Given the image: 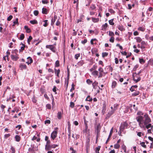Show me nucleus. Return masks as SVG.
Instances as JSON below:
<instances>
[{"mask_svg":"<svg viewBox=\"0 0 153 153\" xmlns=\"http://www.w3.org/2000/svg\"><path fill=\"white\" fill-rule=\"evenodd\" d=\"M136 119L138 123L139 126L141 128H146L148 129L147 131V133H152L153 125L151 123L152 122L151 120L147 114H145L143 116H139L136 117Z\"/></svg>","mask_w":153,"mask_h":153,"instance_id":"f257e3e1","label":"nucleus"},{"mask_svg":"<svg viewBox=\"0 0 153 153\" xmlns=\"http://www.w3.org/2000/svg\"><path fill=\"white\" fill-rule=\"evenodd\" d=\"M136 133H137V135L139 137L144 135V134L141 132L136 131Z\"/></svg>","mask_w":153,"mask_h":153,"instance_id":"c85d7f7f","label":"nucleus"},{"mask_svg":"<svg viewBox=\"0 0 153 153\" xmlns=\"http://www.w3.org/2000/svg\"><path fill=\"white\" fill-rule=\"evenodd\" d=\"M10 136V134H6L4 135V138L5 139H7V138L9 137Z\"/></svg>","mask_w":153,"mask_h":153,"instance_id":"5fc2aeb1","label":"nucleus"},{"mask_svg":"<svg viewBox=\"0 0 153 153\" xmlns=\"http://www.w3.org/2000/svg\"><path fill=\"white\" fill-rule=\"evenodd\" d=\"M132 76L133 79L135 82H138L141 79V78L140 76L137 74L136 73H134L133 74Z\"/></svg>","mask_w":153,"mask_h":153,"instance_id":"20e7f679","label":"nucleus"},{"mask_svg":"<svg viewBox=\"0 0 153 153\" xmlns=\"http://www.w3.org/2000/svg\"><path fill=\"white\" fill-rule=\"evenodd\" d=\"M109 36H111V37H114V33L113 32L111 31H109Z\"/></svg>","mask_w":153,"mask_h":153,"instance_id":"8fccbe9b","label":"nucleus"},{"mask_svg":"<svg viewBox=\"0 0 153 153\" xmlns=\"http://www.w3.org/2000/svg\"><path fill=\"white\" fill-rule=\"evenodd\" d=\"M48 10L46 8L43 7L42 9V13L44 14H47L48 13Z\"/></svg>","mask_w":153,"mask_h":153,"instance_id":"b1692460","label":"nucleus"},{"mask_svg":"<svg viewBox=\"0 0 153 153\" xmlns=\"http://www.w3.org/2000/svg\"><path fill=\"white\" fill-rule=\"evenodd\" d=\"M86 82L89 85H91L92 83V81L89 79H87Z\"/></svg>","mask_w":153,"mask_h":153,"instance_id":"a18cd8bd","label":"nucleus"},{"mask_svg":"<svg viewBox=\"0 0 153 153\" xmlns=\"http://www.w3.org/2000/svg\"><path fill=\"white\" fill-rule=\"evenodd\" d=\"M4 118L5 121H7L9 119V117L8 116L5 115L4 116Z\"/></svg>","mask_w":153,"mask_h":153,"instance_id":"13d9d810","label":"nucleus"},{"mask_svg":"<svg viewBox=\"0 0 153 153\" xmlns=\"http://www.w3.org/2000/svg\"><path fill=\"white\" fill-rule=\"evenodd\" d=\"M137 86L136 85L132 86L130 88V90L131 91H133L135 90V89L137 88Z\"/></svg>","mask_w":153,"mask_h":153,"instance_id":"5701e85b","label":"nucleus"},{"mask_svg":"<svg viewBox=\"0 0 153 153\" xmlns=\"http://www.w3.org/2000/svg\"><path fill=\"white\" fill-rule=\"evenodd\" d=\"M100 146H98L96 148L95 152L96 153H99V151L100 150Z\"/></svg>","mask_w":153,"mask_h":153,"instance_id":"79ce46f5","label":"nucleus"},{"mask_svg":"<svg viewBox=\"0 0 153 153\" xmlns=\"http://www.w3.org/2000/svg\"><path fill=\"white\" fill-rule=\"evenodd\" d=\"M45 124H50L51 123V121L50 120H45L44 122Z\"/></svg>","mask_w":153,"mask_h":153,"instance_id":"4d7b16f0","label":"nucleus"},{"mask_svg":"<svg viewBox=\"0 0 153 153\" xmlns=\"http://www.w3.org/2000/svg\"><path fill=\"white\" fill-rule=\"evenodd\" d=\"M58 128L57 127L55 128V130L53 131L51 133V137L52 139L53 140H54L56 137H57V132L56 130Z\"/></svg>","mask_w":153,"mask_h":153,"instance_id":"423d86ee","label":"nucleus"},{"mask_svg":"<svg viewBox=\"0 0 153 153\" xmlns=\"http://www.w3.org/2000/svg\"><path fill=\"white\" fill-rule=\"evenodd\" d=\"M85 128L83 129L82 132L85 135L89 136L90 135V130L88 129V124L84 120Z\"/></svg>","mask_w":153,"mask_h":153,"instance_id":"f03ea898","label":"nucleus"},{"mask_svg":"<svg viewBox=\"0 0 153 153\" xmlns=\"http://www.w3.org/2000/svg\"><path fill=\"white\" fill-rule=\"evenodd\" d=\"M54 70L55 74H56L57 76L58 77H59V74L60 72V70L59 69L57 70L55 68Z\"/></svg>","mask_w":153,"mask_h":153,"instance_id":"ddd939ff","label":"nucleus"},{"mask_svg":"<svg viewBox=\"0 0 153 153\" xmlns=\"http://www.w3.org/2000/svg\"><path fill=\"white\" fill-rule=\"evenodd\" d=\"M57 19V16L56 15H55L53 18L51 20V25H53L55 21H56V20Z\"/></svg>","mask_w":153,"mask_h":153,"instance_id":"dca6fc26","label":"nucleus"},{"mask_svg":"<svg viewBox=\"0 0 153 153\" xmlns=\"http://www.w3.org/2000/svg\"><path fill=\"white\" fill-rule=\"evenodd\" d=\"M32 39V37L31 36H29L27 39V42L29 44H30V42Z\"/></svg>","mask_w":153,"mask_h":153,"instance_id":"a19ab883","label":"nucleus"},{"mask_svg":"<svg viewBox=\"0 0 153 153\" xmlns=\"http://www.w3.org/2000/svg\"><path fill=\"white\" fill-rule=\"evenodd\" d=\"M13 18V16L12 15H10L7 18V20L8 21H10L12 18Z\"/></svg>","mask_w":153,"mask_h":153,"instance_id":"052dcab7","label":"nucleus"},{"mask_svg":"<svg viewBox=\"0 0 153 153\" xmlns=\"http://www.w3.org/2000/svg\"><path fill=\"white\" fill-rule=\"evenodd\" d=\"M18 19L16 18L15 21L13 22V24L12 25L13 26H14L15 25H18L19 24V23L18 22Z\"/></svg>","mask_w":153,"mask_h":153,"instance_id":"aec40b11","label":"nucleus"},{"mask_svg":"<svg viewBox=\"0 0 153 153\" xmlns=\"http://www.w3.org/2000/svg\"><path fill=\"white\" fill-rule=\"evenodd\" d=\"M97 68V66L96 65H94L90 69V71H95V70Z\"/></svg>","mask_w":153,"mask_h":153,"instance_id":"bb28decb","label":"nucleus"},{"mask_svg":"<svg viewBox=\"0 0 153 153\" xmlns=\"http://www.w3.org/2000/svg\"><path fill=\"white\" fill-rule=\"evenodd\" d=\"M92 20L94 23H97L99 21V19L98 18H96L92 17Z\"/></svg>","mask_w":153,"mask_h":153,"instance_id":"6ab92c4d","label":"nucleus"},{"mask_svg":"<svg viewBox=\"0 0 153 153\" xmlns=\"http://www.w3.org/2000/svg\"><path fill=\"white\" fill-rule=\"evenodd\" d=\"M113 131V128H112L110 131V132L109 133V134L108 136L109 137H111Z\"/></svg>","mask_w":153,"mask_h":153,"instance_id":"bf43d9fd","label":"nucleus"},{"mask_svg":"<svg viewBox=\"0 0 153 153\" xmlns=\"http://www.w3.org/2000/svg\"><path fill=\"white\" fill-rule=\"evenodd\" d=\"M134 39L136 40V42H137L140 43L142 41L141 38L139 37H136Z\"/></svg>","mask_w":153,"mask_h":153,"instance_id":"412c9836","label":"nucleus"},{"mask_svg":"<svg viewBox=\"0 0 153 153\" xmlns=\"http://www.w3.org/2000/svg\"><path fill=\"white\" fill-rule=\"evenodd\" d=\"M27 59H28V61L26 62V63L28 64L29 65L33 61L32 59L30 57H27Z\"/></svg>","mask_w":153,"mask_h":153,"instance_id":"f8f14e48","label":"nucleus"},{"mask_svg":"<svg viewBox=\"0 0 153 153\" xmlns=\"http://www.w3.org/2000/svg\"><path fill=\"white\" fill-rule=\"evenodd\" d=\"M96 8L94 4H92L90 7V9L91 10H93Z\"/></svg>","mask_w":153,"mask_h":153,"instance_id":"58836bf2","label":"nucleus"},{"mask_svg":"<svg viewBox=\"0 0 153 153\" xmlns=\"http://www.w3.org/2000/svg\"><path fill=\"white\" fill-rule=\"evenodd\" d=\"M98 71H99L100 73H102L103 72V70L102 68L100 67L99 68Z\"/></svg>","mask_w":153,"mask_h":153,"instance_id":"69168bd1","label":"nucleus"},{"mask_svg":"<svg viewBox=\"0 0 153 153\" xmlns=\"http://www.w3.org/2000/svg\"><path fill=\"white\" fill-rule=\"evenodd\" d=\"M98 73L99 72L98 71H94L92 72V74L94 76H97L98 75Z\"/></svg>","mask_w":153,"mask_h":153,"instance_id":"393cba45","label":"nucleus"},{"mask_svg":"<svg viewBox=\"0 0 153 153\" xmlns=\"http://www.w3.org/2000/svg\"><path fill=\"white\" fill-rule=\"evenodd\" d=\"M98 84V82L96 81H95L94 82L92 83V85L94 88H95V87H96Z\"/></svg>","mask_w":153,"mask_h":153,"instance_id":"c9c22d12","label":"nucleus"},{"mask_svg":"<svg viewBox=\"0 0 153 153\" xmlns=\"http://www.w3.org/2000/svg\"><path fill=\"white\" fill-rule=\"evenodd\" d=\"M128 124L126 122H125L121 123L120 128V132H123L125 128H128Z\"/></svg>","mask_w":153,"mask_h":153,"instance_id":"7ed1b4c3","label":"nucleus"},{"mask_svg":"<svg viewBox=\"0 0 153 153\" xmlns=\"http://www.w3.org/2000/svg\"><path fill=\"white\" fill-rule=\"evenodd\" d=\"M99 126H98L97 127V134L96 138V141L97 142L98 140L99 136V131L98 129Z\"/></svg>","mask_w":153,"mask_h":153,"instance_id":"2eb2a0df","label":"nucleus"},{"mask_svg":"<svg viewBox=\"0 0 153 153\" xmlns=\"http://www.w3.org/2000/svg\"><path fill=\"white\" fill-rule=\"evenodd\" d=\"M114 147L115 149H118L120 147V145L118 143H116L114 146Z\"/></svg>","mask_w":153,"mask_h":153,"instance_id":"37998d69","label":"nucleus"},{"mask_svg":"<svg viewBox=\"0 0 153 153\" xmlns=\"http://www.w3.org/2000/svg\"><path fill=\"white\" fill-rule=\"evenodd\" d=\"M46 107L47 109H50L51 108V105L50 104H47L46 105Z\"/></svg>","mask_w":153,"mask_h":153,"instance_id":"e2e57ef3","label":"nucleus"},{"mask_svg":"<svg viewBox=\"0 0 153 153\" xmlns=\"http://www.w3.org/2000/svg\"><path fill=\"white\" fill-rule=\"evenodd\" d=\"M84 62L83 60H81L80 61L78 62L77 63V65L79 66H82L83 64H84Z\"/></svg>","mask_w":153,"mask_h":153,"instance_id":"c756f323","label":"nucleus"},{"mask_svg":"<svg viewBox=\"0 0 153 153\" xmlns=\"http://www.w3.org/2000/svg\"><path fill=\"white\" fill-rule=\"evenodd\" d=\"M19 67L21 70H23L26 69L27 67L26 65L24 64L20 63L19 65Z\"/></svg>","mask_w":153,"mask_h":153,"instance_id":"1a4fd4ad","label":"nucleus"},{"mask_svg":"<svg viewBox=\"0 0 153 153\" xmlns=\"http://www.w3.org/2000/svg\"><path fill=\"white\" fill-rule=\"evenodd\" d=\"M33 13L35 16H36L38 14L39 12L38 11L36 10H35L34 11Z\"/></svg>","mask_w":153,"mask_h":153,"instance_id":"338daca9","label":"nucleus"},{"mask_svg":"<svg viewBox=\"0 0 153 153\" xmlns=\"http://www.w3.org/2000/svg\"><path fill=\"white\" fill-rule=\"evenodd\" d=\"M92 100V99L90 97V96H88L87 98L85 99L86 101H88L91 102Z\"/></svg>","mask_w":153,"mask_h":153,"instance_id":"7c9ffc66","label":"nucleus"},{"mask_svg":"<svg viewBox=\"0 0 153 153\" xmlns=\"http://www.w3.org/2000/svg\"><path fill=\"white\" fill-rule=\"evenodd\" d=\"M118 29L121 31H123L125 30V29L123 27V26L122 25H119L117 26Z\"/></svg>","mask_w":153,"mask_h":153,"instance_id":"4be33fe9","label":"nucleus"},{"mask_svg":"<svg viewBox=\"0 0 153 153\" xmlns=\"http://www.w3.org/2000/svg\"><path fill=\"white\" fill-rule=\"evenodd\" d=\"M138 30L142 31H144L145 29L142 27H140L138 28Z\"/></svg>","mask_w":153,"mask_h":153,"instance_id":"864d4df0","label":"nucleus"},{"mask_svg":"<svg viewBox=\"0 0 153 153\" xmlns=\"http://www.w3.org/2000/svg\"><path fill=\"white\" fill-rule=\"evenodd\" d=\"M10 151L11 153H15L16 152L15 148L11 146L10 149Z\"/></svg>","mask_w":153,"mask_h":153,"instance_id":"2f4dec72","label":"nucleus"},{"mask_svg":"<svg viewBox=\"0 0 153 153\" xmlns=\"http://www.w3.org/2000/svg\"><path fill=\"white\" fill-rule=\"evenodd\" d=\"M80 56V54L79 53L76 54L75 56V58L76 59H77Z\"/></svg>","mask_w":153,"mask_h":153,"instance_id":"680f3d73","label":"nucleus"},{"mask_svg":"<svg viewBox=\"0 0 153 153\" xmlns=\"http://www.w3.org/2000/svg\"><path fill=\"white\" fill-rule=\"evenodd\" d=\"M15 139L16 142H19L20 140L21 137L19 135H16L15 137Z\"/></svg>","mask_w":153,"mask_h":153,"instance_id":"4468645a","label":"nucleus"},{"mask_svg":"<svg viewBox=\"0 0 153 153\" xmlns=\"http://www.w3.org/2000/svg\"><path fill=\"white\" fill-rule=\"evenodd\" d=\"M20 45H21L22 46L21 47V49L19 50V52H20L21 51H22L25 49V45L22 42H21L20 44Z\"/></svg>","mask_w":153,"mask_h":153,"instance_id":"a211bd4d","label":"nucleus"},{"mask_svg":"<svg viewBox=\"0 0 153 153\" xmlns=\"http://www.w3.org/2000/svg\"><path fill=\"white\" fill-rule=\"evenodd\" d=\"M139 62L141 63H145V61L143 59H139Z\"/></svg>","mask_w":153,"mask_h":153,"instance_id":"6e6d98bb","label":"nucleus"},{"mask_svg":"<svg viewBox=\"0 0 153 153\" xmlns=\"http://www.w3.org/2000/svg\"><path fill=\"white\" fill-rule=\"evenodd\" d=\"M140 145H141L144 148H146V146L145 145V143L144 142H142V143H140Z\"/></svg>","mask_w":153,"mask_h":153,"instance_id":"0e129e2a","label":"nucleus"},{"mask_svg":"<svg viewBox=\"0 0 153 153\" xmlns=\"http://www.w3.org/2000/svg\"><path fill=\"white\" fill-rule=\"evenodd\" d=\"M117 85V82L115 81H113L112 83V87L114 88Z\"/></svg>","mask_w":153,"mask_h":153,"instance_id":"473e14b6","label":"nucleus"},{"mask_svg":"<svg viewBox=\"0 0 153 153\" xmlns=\"http://www.w3.org/2000/svg\"><path fill=\"white\" fill-rule=\"evenodd\" d=\"M114 37H111L109 39V41L112 43H113L114 42Z\"/></svg>","mask_w":153,"mask_h":153,"instance_id":"603ef678","label":"nucleus"},{"mask_svg":"<svg viewBox=\"0 0 153 153\" xmlns=\"http://www.w3.org/2000/svg\"><path fill=\"white\" fill-rule=\"evenodd\" d=\"M122 149L124 150V152H126V146L124 145L123 144L122 146Z\"/></svg>","mask_w":153,"mask_h":153,"instance_id":"49530a36","label":"nucleus"},{"mask_svg":"<svg viewBox=\"0 0 153 153\" xmlns=\"http://www.w3.org/2000/svg\"><path fill=\"white\" fill-rule=\"evenodd\" d=\"M139 94V92L138 91H137L133 93L132 95L133 96H135L138 95Z\"/></svg>","mask_w":153,"mask_h":153,"instance_id":"72a5a7b5","label":"nucleus"},{"mask_svg":"<svg viewBox=\"0 0 153 153\" xmlns=\"http://www.w3.org/2000/svg\"><path fill=\"white\" fill-rule=\"evenodd\" d=\"M106 109V104L105 102H104L103 105L102 107V112L103 114H104L105 112Z\"/></svg>","mask_w":153,"mask_h":153,"instance_id":"9d476101","label":"nucleus"},{"mask_svg":"<svg viewBox=\"0 0 153 153\" xmlns=\"http://www.w3.org/2000/svg\"><path fill=\"white\" fill-rule=\"evenodd\" d=\"M48 20H45L44 21H43V22H44V24L43 25V26L45 27H47L48 25Z\"/></svg>","mask_w":153,"mask_h":153,"instance_id":"4c0bfd02","label":"nucleus"},{"mask_svg":"<svg viewBox=\"0 0 153 153\" xmlns=\"http://www.w3.org/2000/svg\"><path fill=\"white\" fill-rule=\"evenodd\" d=\"M11 58L12 60L15 61L19 59L18 54L11 55Z\"/></svg>","mask_w":153,"mask_h":153,"instance_id":"6e6552de","label":"nucleus"},{"mask_svg":"<svg viewBox=\"0 0 153 153\" xmlns=\"http://www.w3.org/2000/svg\"><path fill=\"white\" fill-rule=\"evenodd\" d=\"M118 107V105L117 104H114L113 107V109H114L116 111Z\"/></svg>","mask_w":153,"mask_h":153,"instance_id":"c03bdc74","label":"nucleus"},{"mask_svg":"<svg viewBox=\"0 0 153 153\" xmlns=\"http://www.w3.org/2000/svg\"><path fill=\"white\" fill-rule=\"evenodd\" d=\"M108 55V53L106 52H103L102 53V56L103 57H104Z\"/></svg>","mask_w":153,"mask_h":153,"instance_id":"de8ad7c7","label":"nucleus"},{"mask_svg":"<svg viewBox=\"0 0 153 153\" xmlns=\"http://www.w3.org/2000/svg\"><path fill=\"white\" fill-rule=\"evenodd\" d=\"M24 37L25 36L24 34H23V33H22L20 35V36L19 39L20 40H22L24 39Z\"/></svg>","mask_w":153,"mask_h":153,"instance_id":"ea45409f","label":"nucleus"},{"mask_svg":"<svg viewBox=\"0 0 153 153\" xmlns=\"http://www.w3.org/2000/svg\"><path fill=\"white\" fill-rule=\"evenodd\" d=\"M108 24L107 23H105L102 26V30H105L106 28L108 27Z\"/></svg>","mask_w":153,"mask_h":153,"instance_id":"f3484780","label":"nucleus"},{"mask_svg":"<svg viewBox=\"0 0 153 153\" xmlns=\"http://www.w3.org/2000/svg\"><path fill=\"white\" fill-rule=\"evenodd\" d=\"M74 103L73 102H71L70 103V107L73 108L74 107Z\"/></svg>","mask_w":153,"mask_h":153,"instance_id":"09e8293b","label":"nucleus"},{"mask_svg":"<svg viewBox=\"0 0 153 153\" xmlns=\"http://www.w3.org/2000/svg\"><path fill=\"white\" fill-rule=\"evenodd\" d=\"M59 66V62L58 60H57L55 63V66L56 67H58Z\"/></svg>","mask_w":153,"mask_h":153,"instance_id":"3c124183","label":"nucleus"},{"mask_svg":"<svg viewBox=\"0 0 153 153\" xmlns=\"http://www.w3.org/2000/svg\"><path fill=\"white\" fill-rule=\"evenodd\" d=\"M30 22L32 24H36L38 23L37 21L36 20H30Z\"/></svg>","mask_w":153,"mask_h":153,"instance_id":"e433bc0d","label":"nucleus"},{"mask_svg":"<svg viewBox=\"0 0 153 153\" xmlns=\"http://www.w3.org/2000/svg\"><path fill=\"white\" fill-rule=\"evenodd\" d=\"M52 149L51 145L50 144H46L45 146V150L48 151L51 150Z\"/></svg>","mask_w":153,"mask_h":153,"instance_id":"9b49d317","label":"nucleus"},{"mask_svg":"<svg viewBox=\"0 0 153 153\" xmlns=\"http://www.w3.org/2000/svg\"><path fill=\"white\" fill-rule=\"evenodd\" d=\"M114 19H111L109 20L108 22L109 24L112 25H114V23L113 22Z\"/></svg>","mask_w":153,"mask_h":153,"instance_id":"f704fd0d","label":"nucleus"},{"mask_svg":"<svg viewBox=\"0 0 153 153\" xmlns=\"http://www.w3.org/2000/svg\"><path fill=\"white\" fill-rule=\"evenodd\" d=\"M62 113L60 111L58 112L57 114V117L59 119H60L62 117Z\"/></svg>","mask_w":153,"mask_h":153,"instance_id":"cd10ccee","label":"nucleus"},{"mask_svg":"<svg viewBox=\"0 0 153 153\" xmlns=\"http://www.w3.org/2000/svg\"><path fill=\"white\" fill-rule=\"evenodd\" d=\"M24 28L26 30V31L27 33H29L30 32V28H29L28 26H25L24 27Z\"/></svg>","mask_w":153,"mask_h":153,"instance_id":"a878e982","label":"nucleus"},{"mask_svg":"<svg viewBox=\"0 0 153 153\" xmlns=\"http://www.w3.org/2000/svg\"><path fill=\"white\" fill-rule=\"evenodd\" d=\"M70 150H71L72 151V152H71V153H76V151H75L73 148L72 147H71L70 148Z\"/></svg>","mask_w":153,"mask_h":153,"instance_id":"774afa93","label":"nucleus"},{"mask_svg":"<svg viewBox=\"0 0 153 153\" xmlns=\"http://www.w3.org/2000/svg\"><path fill=\"white\" fill-rule=\"evenodd\" d=\"M46 48H47L49 49L53 52H55L56 51L55 50V47L54 46V45H47L46 46Z\"/></svg>","mask_w":153,"mask_h":153,"instance_id":"0eeeda50","label":"nucleus"},{"mask_svg":"<svg viewBox=\"0 0 153 153\" xmlns=\"http://www.w3.org/2000/svg\"><path fill=\"white\" fill-rule=\"evenodd\" d=\"M111 110H109L107 114L106 115V117L107 118H109L112 115H113L115 111H116L114 109H113V107L111 106Z\"/></svg>","mask_w":153,"mask_h":153,"instance_id":"39448f33","label":"nucleus"}]
</instances>
